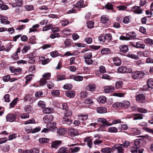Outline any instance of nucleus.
I'll return each instance as SVG.
<instances>
[{"instance_id": "obj_1", "label": "nucleus", "mask_w": 153, "mask_h": 153, "mask_svg": "<svg viewBox=\"0 0 153 153\" xmlns=\"http://www.w3.org/2000/svg\"><path fill=\"white\" fill-rule=\"evenodd\" d=\"M136 37V35L134 32L132 31L129 32L126 34V36H121L120 37V39L121 40H128L131 39H134Z\"/></svg>"}, {"instance_id": "obj_2", "label": "nucleus", "mask_w": 153, "mask_h": 153, "mask_svg": "<svg viewBox=\"0 0 153 153\" xmlns=\"http://www.w3.org/2000/svg\"><path fill=\"white\" fill-rule=\"evenodd\" d=\"M144 75V73L142 72L136 71L131 73V76L134 79H137L142 78Z\"/></svg>"}, {"instance_id": "obj_3", "label": "nucleus", "mask_w": 153, "mask_h": 153, "mask_svg": "<svg viewBox=\"0 0 153 153\" xmlns=\"http://www.w3.org/2000/svg\"><path fill=\"white\" fill-rule=\"evenodd\" d=\"M131 153H143L144 149L134 146H131L129 148Z\"/></svg>"}, {"instance_id": "obj_4", "label": "nucleus", "mask_w": 153, "mask_h": 153, "mask_svg": "<svg viewBox=\"0 0 153 153\" xmlns=\"http://www.w3.org/2000/svg\"><path fill=\"white\" fill-rule=\"evenodd\" d=\"M6 118L7 121L12 122L15 121L16 116L14 114L9 113L6 116Z\"/></svg>"}, {"instance_id": "obj_5", "label": "nucleus", "mask_w": 153, "mask_h": 153, "mask_svg": "<svg viewBox=\"0 0 153 153\" xmlns=\"http://www.w3.org/2000/svg\"><path fill=\"white\" fill-rule=\"evenodd\" d=\"M69 135L71 137H75L78 135L79 132L78 130L74 128H70L68 129Z\"/></svg>"}, {"instance_id": "obj_6", "label": "nucleus", "mask_w": 153, "mask_h": 153, "mask_svg": "<svg viewBox=\"0 0 153 153\" xmlns=\"http://www.w3.org/2000/svg\"><path fill=\"white\" fill-rule=\"evenodd\" d=\"M76 144H71L68 145L69 146L72 147L70 149L71 150V153H76L79 152L80 149V148L78 146H76Z\"/></svg>"}, {"instance_id": "obj_7", "label": "nucleus", "mask_w": 153, "mask_h": 153, "mask_svg": "<svg viewBox=\"0 0 153 153\" xmlns=\"http://www.w3.org/2000/svg\"><path fill=\"white\" fill-rule=\"evenodd\" d=\"M58 153H71L67 147L63 146L60 148L58 150Z\"/></svg>"}, {"instance_id": "obj_8", "label": "nucleus", "mask_w": 153, "mask_h": 153, "mask_svg": "<svg viewBox=\"0 0 153 153\" xmlns=\"http://www.w3.org/2000/svg\"><path fill=\"white\" fill-rule=\"evenodd\" d=\"M115 90L114 87L112 86H106L104 87V91L105 93L112 92Z\"/></svg>"}, {"instance_id": "obj_9", "label": "nucleus", "mask_w": 153, "mask_h": 153, "mask_svg": "<svg viewBox=\"0 0 153 153\" xmlns=\"http://www.w3.org/2000/svg\"><path fill=\"white\" fill-rule=\"evenodd\" d=\"M56 123H49L46 124V126L49 128V131H53L56 128Z\"/></svg>"}, {"instance_id": "obj_10", "label": "nucleus", "mask_w": 153, "mask_h": 153, "mask_svg": "<svg viewBox=\"0 0 153 153\" xmlns=\"http://www.w3.org/2000/svg\"><path fill=\"white\" fill-rule=\"evenodd\" d=\"M134 146L140 148L143 146V140L141 139H137L134 140Z\"/></svg>"}, {"instance_id": "obj_11", "label": "nucleus", "mask_w": 153, "mask_h": 153, "mask_svg": "<svg viewBox=\"0 0 153 153\" xmlns=\"http://www.w3.org/2000/svg\"><path fill=\"white\" fill-rule=\"evenodd\" d=\"M98 121L100 123H102L104 126H108L112 125V124L108 123L106 120L103 118H100L98 119Z\"/></svg>"}, {"instance_id": "obj_12", "label": "nucleus", "mask_w": 153, "mask_h": 153, "mask_svg": "<svg viewBox=\"0 0 153 153\" xmlns=\"http://www.w3.org/2000/svg\"><path fill=\"white\" fill-rule=\"evenodd\" d=\"M10 70L11 72L15 73L16 74L20 73L22 71V69L20 68H16L14 66L10 67Z\"/></svg>"}, {"instance_id": "obj_13", "label": "nucleus", "mask_w": 153, "mask_h": 153, "mask_svg": "<svg viewBox=\"0 0 153 153\" xmlns=\"http://www.w3.org/2000/svg\"><path fill=\"white\" fill-rule=\"evenodd\" d=\"M96 88V86L93 83H91L87 85L85 89L86 90L91 91H93Z\"/></svg>"}, {"instance_id": "obj_14", "label": "nucleus", "mask_w": 153, "mask_h": 153, "mask_svg": "<svg viewBox=\"0 0 153 153\" xmlns=\"http://www.w3.org/2000/svg\"><path fill=\"white\" fill-rule=\"evenodd\" d=\"M92 139L91 137H87L84 139V141L86 143L88 146L90 148L92 147Z\"/></svg>"}, {"instance_id": "obj_15", "label": "nucleus", "mask_w": 153, "mask_h": 153, "mask_svg": "<svg viewBox=\"0 0 153 153\" xmlns=\"http://www.w3.org/2000/svg\"><path fill=\"white\" fill-rule=\"evenodd\" d=\"M132 46L137 48L144 49L145 48V45L141 42H139L133 43Z\"/></svg>"}, {"instance_id": "obj_16", "label": "nucleus", "mask_w": 153, "mask_h": 153, "mask_svg": "<svg viewBox=\"0 0 153 153\" xmlns=\"http://www.w3.org/2000/svg\"><path fill=\"white\" fill-rule=\"evenodd\" d=\"M72 122V121L70 120L68 117H63L62 122L63 124H66L68 125L69 126L71 124Z\"/></svg>"}, {"instance_id": "obj_17", "label": "nucleus", "mask_w": 153, "mask_h": 153, "mask_svg": "<svg viewBox=\"0 0 153 153\" xmlns=\"http://www.w3.org/2000/svg\"><path fill=\"white\" fill-rule=\"evenodd\" d=\"M145 100V97L143 94H139L136 96V100L140 102H143Z\"/></svg>"}, {"instance_id": "obj_18", "label": "nucleus", "mask_w": 153, "mask_h": 153, "mask_svg": "<svg viewBox=\"0 0 153 153\" xmlns=\"http://www.w3.org/2000/svg\"><path fill=\"white\" fill-rule=\"evenodd\" d=\"M65 94L67 97L70 98H74L75 95V92L72 90L66 91Z\"/></svg>"}, {"instance_id": "obj_19", "label": "nucleus", "mask_w": 153, "mask_h": 153, "mask_svg": "<svg viewBox=\"0 0 153 153\" xmlns=\"http://www.w3.org/2000/svg\"><path fill=\"white\" fill-rule=\"evenodd\" d=\"M133 11L135 13L140 14L142 13V10L140 6H135L132 8Z\"/></svg>"}, {"instance_id": "obj_20", "label": "nucleus", "mask_w": 153, "mask_h": 153, "mask_svg": "<svg viewBox=\"0 0 153 153\" xmlns=\"http://www.w3.org/2000/svg\"><path fill=\"white\" fill-rule=\"evenodd\" d=\"M21 51V48L20 47L17 48L15 53L12 56V57L13 59L17 60L19 59L18 53H19Z\"/></svg>"}, {"instance_id": "obj_21", "label": "nucleus", "mask_w": 153, "mask_h": 153, "mask_svg": "<svg viewBox=\"0 0 153 153\" xmlns=\"http://www.w3.org/2000/svg\"><path fill=\"white\" fill-rule=\"evenodd\" d=\"M120 51L122 52L126 53L128 50V47L127 45H121L119 47Z\"/></svg>"}, {"instance_id": "obj_22", "label": "nucleus", "mask_w": 153, "mask_h": 153, "mask_svg": "<svg viewBox=\"0 0 153 153\" xmlns=\"http://www.w3.org/2000/svg\"><path fill=\"white\" fill-rule=\"evenodd\" d=\"M61 141L60 140H57L53 142L51 144V146L53 148H57L60 145Z\"/></svg>"}, {"instance_id": "obj_23", "label": "nucleus", "mask_w": 153, "mask_h": 153, "mask_svg": "<svg viewBox=\"0 0 153 153\" xmlns=\"http://www.w3.org/2000/svg\"><path fill=\"white\" fill-rule=\"evenodd\" d=\"M128 128V126L125 124H121L119 125L118 129L121 131L126 130Z\"/></svg>"}, {"instance_id": "obj_24", "label": "nucleus", "mask_w": 153, "mask_h": 153, "mask_svg": "<svg viewBox=\"0 0 153 153\" xmlns=\"http://www.w3.org/2000/svg\"><path fill=\"white\" fill-rule=\"evenodd\" d=\"M123 85V82L122 81H117L116 82L115 85V88L117 89H120L122 88Z\"/></svg>"}, {"instance_id": "obj_25", "label": "nucleus", "mask_w": 153, "mask_h": 153, "mask_svg": "<svg viewBox=\"0 0 153 153\" xmlns=\"http://www.w3.org/2000/svg\"><path fill=\"white\" fill-rule=\"evenodd\" d=\"M122 147L120 144L119 146H115L114 148L118 153H124V151Z\"/></svg>"}, {"instance_id": "obj_26", "label": "nucleus", "mask_w": 153, "mask_h": 153, "mask_svg": "<svg viewBox=\"0 0 153 153\" xmlns=\"http://www.w3.org/2000/svg\"><path fill=\"white\" fill-rule=\"evenodd\" d=\"M98 113L100 114H103L106 112L107 109L105 107H102L98 108L97 109Z\"/></svg>"}, {"instance_id": "obj_27", "label": "nucleus", "mask_w": 153, "mask_h": 153, "mask_svg": "<svg viewBox=\"0 0 153 153\" xmlns=\"http://www.w3.org/2000/svg\"><path fill=\"white\" fill-rule=\"evenodd\" d=\"M134 116L133 119L134 120H141L143 119V115L140 114H133Z\"/></svg>"}, {"instance_id": "obj_28", "label": "nucleus", "mask_w": 153, "mask_h": 153, "mask_svg": "<svg viewBox=\"0 0 153 153\" xmlns=\"http://www.w3.org/2000/svg\"><path fill=\"white\" fill-rule=\"evenodd\" d=\"M113 60L114 62V64L117 66L120 65L121 63V61L120 59L117 57L114 58Z\"/></svg>"}, {"instance_id": "obj_29", "label": "nucleus", "mask_w": 153, "mask_h": 153, "mask_svg": "<svg viewBox=\"0 0 153 153\" xmlns=\"http://www.w3.org/2000/svg\"><path fill=\"white\" fill-rule=\"evenodd\" d=\"M105 42H109L112 39V36L110 33L106 34L104 35Z\"/></svg>"}, {"instance_id": "obj_30", "label": "nucleus", "mask_w": 153, "mask_h": 153, "mask_svg": "<svg viewBox=\"0 0 153 153\" xmlns=\"http://www.w3.org/2000/svg\"><path fill=\"white\" fill-rule=\"evenodd\" d=\"M147 83L149 88H153V79H149L147 81Z\"/></svg>"}, {"instance_id": "obj_31", "label": "nucleus", "mask_w": 153, "mask_h": 153, "mask_svg": "<svg viewBox=\"0 0 153 153\" xmlns=\"http://www.w3.org/2000/svg\"><path fill=\"white\" fill-rule=\"evenodd\" d=\"M22 4L21 0H16L15 3H12V6L13 7H19Z\"/></svg>"}, {"instance_id": "obj_32", "label": "nucleus", "mask_w": 153, "mask_h": 153, "mask_svg": "<svg viewBox=\"0 0 153 153\" xmlns=\"http://www.w3.org/2000/svg\"><path fill=\"white\" fill-rule=\"evenodd\" d=\"M111 148L109 147L103 148L101 150V152L102 153H111Z\"/></svg>"}, {"instance_id": "obj_33", "label": "nucleus", "mask_w": 153, "mask_h": 153, "mask_svg": "<svg viewBox=\"0 0 153 153\" xmlns=\"http://www.w3.org/2000/svg\"><path fill=\"white\" fill-rule=\"evenodd\" d=\"M53 110L51 108H44L43 109V112L44 113L48 114L53 112Z\"/></svg>"}, {"instance_id": "obj_34", "label": "nucleus", "mask_w": 153, "mask_h": 153, "mask_svg": "<svg viewBox=\"0 0 153 153\" xmlns=\"http://www.w3.org/2000/svg\"><path fill=\"white\" fill-rule=\"evenodd\" d=\"M127 56L129 58L135 59H139V57L137 56L131 52H129L127 54Z\"/></svg>"}, {"instance_id": "obj_35", "label": "nucleus", "mask_w": 153, "mask_h": 153, "mask_svg": "<svg viewBox=\"0 0 153 153\" xmlns=\"http://www.w3.org/2000/svg\"><path fill=\"white\" fill-rule=\"evenodd\" d=\"M78 119L82 120H85L88 117V115L87 114L83 115L79 114L78 115Z\"/></svg>"}, {"instance_id": "obj_36", "label": "nucleus", "mask_w": 153, "mask_h": 153, "mask_svg": "<svg viewBox=\"0 0 153 153\" xmlns=\"http://www.w3.org/2000/svg\"><path fill=\"white\" fill-rule=\"evenodd\" d=\"M84 6V1L82 0L78 1L75 5V7H76L82 8Z\"/></svg>"}, {"instance_id": "obj_37", "label": "nucleus", "mask_w": 153, "mask_h": 153, "mask_svg": "<svg viewBox=\"0 0 153 153\" xmlns=\"http://www.w3.org/2000/svg\"><path fill=\"white\" fill-rule=\"evenodd\" d=\"M101 22L102 23H105L108 21V17L106 16H102L101 17Z\"/></svg>"}, {"instance_id": "obj_38", "label": "nucleus", "mask_w": 153, "mask_h": 153, "mask_svg": "<svg viewBox=\"0 0 153 153\" xmlns=\"http://www.w3.org/2000/svg\"><path fill=\"white\" fill-rule=\"evenodd\" d=\"M122 103L121 102H117L114 103L113 105V107L115 109H119L120 108H122Z\"/></svg>"}, {"instance_id": "obj_39", "label": "nucleus", "mask_w": 153, "mask_h": 153, "mask_svg": "<svg viewBox=\"0 0 153 153\" xmlns=\"http://www.w3.org/2000/svg\"><path fill=\"white\" fill-rule=\"evenodd\" d=\"M30 46L29 45H26L24 46L23 49L21 50L23 54L26 53L30 48Z\"/></svg>"}, {"instance_id": "obj_40", "label": "nucleus", "mask_w": 153, "mask_h": 153, "mask_svg": "<svg viewBox=\"0 0 153 153\" xmlns=\"http://www.w3.org/2000/svg\"><path fill=\"white\" fill-rule=\"evenodd\" d=\"M53 119V116L52 115H49L48 117L43 118L45 123L49 122L51 121Z\"/></svg>"}, {"instance_id": "obj_41", "label": "nucleus", "mask_w": 153, "mask_h": 153, "mask_svg": "<svg viewBox=\"0 0 153 153\" xmlns=\"http://www.w3.org/2000/svg\"><path fill=\"white\" fill-rule=\"evenodd\" d=\"M105 7L107 10H113L114 8L113 5L110 2H108L105 5Z\"/></svg>"}, {"instance_id": "obj_42", "label": "nucleus", "mask_w": 153, "mask_h": 153, "mask_svg": "<svg viewBox=\"0 0 153 153\" xmlns=\"http://www.w3.org/2000/svg\"><path fill=\"white\" fill-rule=\"evenodd\" d=\"M20 117L22 119H25L29 118V115L27 113H24L21 114Z\"/></svg>"}, {"instance_id": "obj_43", "label": "nucleus", "mask_w": 153, "mask_h": 153, "mask_svg": "<svg viewBox=\"0 0 153 153\" xmlns=\"http://www.w3.org/2000/svg\"><path fill=\"white\" fill-rule=\"evenodd\" d=\"M106 100V98L104 96H101L98 98V101L100 103H104Z\"/></svg>"}, {"instance_id": "obj_44", "label": "nucleus", "mask_w": 153, "mask_h": 153, "mask_svg": "<svg viewBox=\"0 0 153 153\" xmlns=\"http://www.w3.org/2000/svg\"><path fill=\"white\" fill-rule=\"evenodd\" d=\"M130 143L128 141H125L124 143L122 144H120V145L125 148H127L130 146Z\"/></svg>"}, {"instance_id": "obj_45", "label": "nucleus", "mask_w": 153, "mask_h": 153, "mask_svg": "<svg viewBox=\"0 0 153 153\" xmlns=\"http://www.w3.org/2000/svg\"><path fill=\"white\" fill-rule=\"evenodd\" d=\"M39 26L38 24H36L33 26L32 28L29 29V32L30 33L32 32L36 31L37 30L36 28Z\"/></svg>"}, {"instance_id": "obj_46", "label": "nucleus", "mask_w": 153, "mask_h": 153, "mask_svg": "<svg viewBox=\"0 0 153 153\" xmlns=\"http://www.w3.org/2000/svg\"><path fill=\"white\" fill-rule=\"evenodd\" d=\"M36 123L35 120L32 118L31 119L27 121L24 122V124L25 125L29 124H34Z\"/></svg>"}, {"instance_id": "obj_47", "label": "nucleus", "mask_w": 153, "mask_h": 153, "mask_svg": "<svg viewBox=\"0 0 153 153\" xmlns=\"http://www.w3.org/2000/svg\"><path fill=\"white\" fill-rule=\"evenodd\" d=\"M108 130L110 132L116 133L117 132L118 129L115 127H111L108 128Z\"/></svg>"}, {"instance_id": "obj_48", "label": "nucleus", "mask_w": 153, "mask_h": 153, "mask_svg": "<svg viewBox=\"0 0 153 153\" xmlns=\"http://www.w3.org/2000/svg\"><path fill=\"white\" fill-rule=\"evenodd\" d=\"M39 142L40 143H47L49 141V139L47 138H41L39 140Z\"/></svg>"}, {"instance_id": "obj_49", "label": "nucleus", "mask_w": 153, "mask_h": 153, "mask_svg": "<svg viewBox=\"0 0 153 153\" xmlns=\"http://www.w3.org/2000/svg\"><path fill=\"white\" fill-rule=\"evenodd\" d=\"M18 98H16L14 99L10 103V108L13 107L17 103V102L18 101Z\"/></svg>"}, {"instance_id": "obj_50", "label": "nucleus", "mask_w": 153, "mask_h": 153, "mask_svg": "<svg viewBox=\"0 0 153 153\" xmlns=\"http://www.w3.org/2000/svg\"><path fill=\"white\" fill-rule=\"evenodd\" d=\"M72 42L71 40L70 39H66L64 42V44L66 47H68L71 45Z\"/></svg>"}, {"instance_id": "obj_51", "label": "nucleus", "mask_w": 153, "mask_h": 153, "mask_svg": "<svg viewBox=\"0 0 153 153\" xmlns=\"http://www.w3.org/2000/svg\"><path fill=\"white\" fill-rule=\"evenodd\" d=\"M126 68V67L124 66H120L117 69V71L119 73H125V69Z\"/></svg>"}, {"instance_id": "obj_52", "label": "nucleus", "mask_w": 153, "mask_h": 153, "mask_svg": "<svg viewBox=\"0 0 153 153\" xmlns=\"http://www.w3.org/2000/svg\"><path fill=\"white\" fill-rule=\"evenodd\" d=\"M122 108H126L128 107L130 105V103L128 101H126L121 103Z\"/></svg>"}, {"instance_id": "obj_53", "label": "nucleus", "mask_w": 153, "mask_h": 153, "mask_svg": "<svg viewBox=\"0 0 153 153\" xmlns=\"http://www.w3.org/2000/svg\"><path fill=\"white\" fill-rule=\"evenodd\" d=\"M92 53L91 51H88L84 55V58H90L92 57Z\"/></svg>"}, {"instance_id": "obj_54", "label": "nucleus", "mask_w": 153, "mask_h": 153, "mask_svg": "<svg viewBox=\"0 0 153 153\" xmlns=\"http://www.w3.org/2000/svg\"><path fill=\"white\" fill-rule=\"evenodd\" d=\"M65 111V112L64 113V116L65 117H68L69 116H71L72 114V112L71 110L68 109L67 110Z\"/></svg>"}, {"instance_id": "obj_55", "label": "nucleus", "mask_w": 153, "mask_h": 153, "mask_svg": "<svg viewBox=\"0 0 153 153\" xmlns=\"http://www.w3.org/2000/svg\"><path fill=\"white\" fill-rule=\"evenodd\" d=\"M38 105L39 107L44 108L45 107V104L44 102L42 101H40L38 103Z\"/></svg>"}, {"instance_id": "obj_56", "label": "nucleus", "mask_w": 153, "mask_h": 153, "mask_svg": "<svg viewBox=\"0 0 153 153\" xmlns=\"http://www.w3.org/2000/svg\"><path fill=\"white\" fill-rule=\"evenodd\" d=\"M130 20V16H126L123 19V22L125 24H127L129 23Z\"/></svg>"}, {"instance_id": "obj_57", "label": "nucleus", "mask_w": 153, "mask_h": 153, "mask_svg": "<svg viewBox=\"0 0 153 153\" xmlns=\"http://www.w3.org/2000/svg\"><path fill=\"white\" fill-rule=\"evenodd\" d=\"M74 79L77 81H81L82 80L83 78L82 76H76L74 77Z\"/></svg>"}, {"instance_id": "obj_58", "label": "nucleus", "mask_w": 153, "mask_h": 153, "mask_svg": "<svg viewBox=\"0 0 153 153\" xmlns=\"http://www.w3.org/2000/svg\"><path fill=\"white\" fill-rule=\"evenodd\" d=\"M110 50L108 48H104L102 49L101 51L102 54H105L110 53Z\"/></svg>"}, {"instance_id": "obj_59", "label": "nucleus", "mask_w": 153, "mask_h": 153, "mask_svg": "<svg viewBox=\"0 0 153 153\" xmlns=\"http://www.w3.org/2000/svg\"><path fill=\"white\" fill-rule=\"evenodd\" d=\"M144 42L147 44L150 45L153 44V40L149 38H146L144 39Z\"/></svg>"}, {"instance_id": "obj_60", "label": "nucleus", "mask_w": 153, "mask_h": 153, "mask_svg": "<svg viewBox=\"0 0 153 153\" xmlns=\"http://www.w3.org/2000/svg\"><path fill=\"white\" fill-rule=\"evenodd\" d=\"M59 91L58 90H52L51 91V94L53 96H57L59 95Z\"/></svg>"}, {"instance_id": "obj_61", "label": "nucleus", "mask_w": 153, "mask_h": 153, "mask_svg": "<svg viewBox=\"0 0 153 153\" xmlns=\"http://www.w3.org/2000/svg\"><path fill=\"white\" fill-rule=\"evenodd\" d=\"M29 42L31 44H34L36 43V38L34 36H32L29 39Z\"/></svg>"}, {"instance_id": "obj_62", "label": "nucleus", "mask_w": 153, "mask_h": 153, "mask_svg": "<svg viewBox=\"0 0 153 153\" xmlns=\"http://www.w3.org/2000/svg\"><path fill=\"white\" fill-rule=\"evenodd\" d=\"M51 76V73H45L42 75L43 78L45 79L46 80V79H49Z\"/></svg>"}, {"instance_id": "obj_63", "label": "nucleus", "mask_w": 153, "mask_h": 153, "mask_svg": "<svg viewBox=\"0 0 153 153\" xmlns=\"http://www.w3.org/2000/svg\"><path fill=\"white\" fill-rule=\"evenodd\" d=\"M33 75L32 74H31L27 76L26 77V80L25 83L27 84V83L30 82L32 79V77Z\"/></svg>"}, {"instance_id": "obj_64", "label": "nucleus", "mask_w": 153, "mask_h": 153, "mask_svg": "<svg viewBox=\"0 0 153 153\" xmlns=\"http://www.w3.org/2000/svg\"><path fill=\"white\" fill-rule=\"evenodd\" d=\"M87 92L86 91H83L80 93L79 96L82 98H84L87 97Z\"/></svg>"}]
</instances>
